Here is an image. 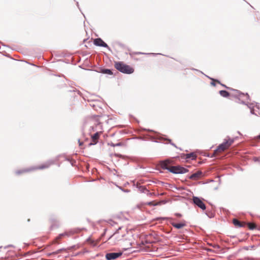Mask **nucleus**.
<instances>
[{
	"label": "nucleus",
	"instance_id": "f257e3e1",
	"mask_svg": "<svg viewBox=\"0 0 260 260\" xmlns=\"http://www.w3.org/2000/svg\"><path fill=\"white\" fill-rule=\"evenodd\" d=\"M114 67L117 70L124 74H130L134 72L133 68L121 61L116 62Z\"/></svg>",
	"mask_w": 260,
	"mask_h": 260
},
{
	"label": "nucleus",
	"instance_id": "f03ea898",
	"mask_svg": "<svg viewBox=\"0 0 260 260\" xmlns=\"http://www.w3.org/2000/svg\"><path fill=\"white\" fill-rule=\"evenodd\" d=\"M234 142V139L231 138L225 140V141L220 144L214 151V154H217L227 150L233 144Z\"/></svg>",
	"mask_w": 260,
	"mask_h": 260
},
{
	"label": "nucleus",
	"instance_id": "7ed1b4c3",
	"mask_svg": "<svg viewBox=\"0 0 260 260\" xmlns=\"http://www.w3.org/2000/svg\"><path fill=\"white\" fill-rule=\"evenodd\" d=\"M188 171L187 169L179 166H172L170 168V172L174 174H184Z\"/></svg>",
	"mask_w": 260,
	"mask_h": 260
},
{
	"label": "nucleus",
	"instance_id": "20e7f679",
	"mask_svg": "<svg viewBox=\"0 0 260 260\" xmlns=\"http://www.w3.org/2000/svg\"><path fill=\"white\" fill-rule=\"evenodd\" d=\"M122 238L123 235H120L119 232H116L114 233L112 236H111L109 240L111 241V242L115 244L117 242L122 240Z\"/></svg>",
	"mask_w": 260,
	"mask_h": 260
},
{
	"label": "nucleus",
	"instance_id": "39448f33",
	"mask_svg": "<svg viewBox=\"0 0 260 260\" xmlns=\"http://www.w3.org/2000/svg\"><path fill=\"white\" fill-rule=\"evenodd\" d=\"M193 203L197 205L199 207L201 208L203 210H205L206 209V206L203 201L198 197H193Z\"/></svg>",
	"mask_w": 260,
	"mask_h": 260
},
{
	"label": "nucleus",
	"instance_id": "423d86ee",
	"mask_svg": "<svg viewBox=\"0 0 260 260\" xmlns=\"http://www.w3.org/2000/svg\"><path fill=\"white\" fill-rule=\"evenodd\" d=\"M172 162V161L169 159L162 161L160 162V166L162 169H167L170 171V168L172 167L171 166Z\"/></svg>",
	"mask_w": 260,
	"mask_h": 260
},
{
	"label": "nucleus",
	"instance_id": "0eeeda50",
	"mask_svg": "<svg viewBox=\"0 0 260 260\" xmlns=\"http://www.w3.org/2000/svg\"><path fill=\"white\" fill-rule=\"evenodd\" d=\"M102 134V132H99L95 133L93 135L91 136V141L92 142L89 144V145H95L96 144L99 140L100 136Z\"/></svg>",
	"mask_w": 260,
	"mask_h": 260
},
{
	"label": "nucleus",
	"instance_id": "6e6552de",
	"mask_svg": "<svg viewBox=\"0 0 260 260\" xmlns=\"http://www.w3.org/2000/svg\"><path fill=\"white\" fill-rule=\"evenodd\" d=\"M121 255V253H109L106 255V257L108 260L114 259Z\"/></svg>",
	"mask_w": 260,
	"mask_h": 260
},
{
	"label": "nucleus",
	"instance_id": "1a4fd4ad",
	"mask_svg": "<svg viewBox=\"0 0 260 260\" xmlns=\"http://www.w3.org/2000/svg\"><path fill=\"white\" fill-rule=\"evenodd\" d=\"M93 44L98 46L108 47L107 44L105 43L101 38H97L94 40Z\"/></svg>",
	"mask_w": 260,
	"mask_h": 260
},
{
	"label": "nucleus",
	"instance_id": "9d476101",
	"mask_svg": "<svg viewBox=\"0 0 260 260\" xmlns=\"http://www.w3.org/2000/svg\"><path fill=\"white\" fill-rule=\"evenodd\" d=\"M202 172L201 171H197L196 173L190 176L189 179L193 180H197L201 177Z\"/></svg>",
	"mask_w": 260,
	"mask_h": 260
},
{
	"label": "nucleus",
	"instance_id": "9b49d317",
	"mask_svg": "<svg viewBox=\"0 0 260 260\" xmlns=\"http://www.w3.org/2000/svg\"><path fill=\"white\" fill-rule=\"evenodd\" d=\"M171 224L173 226L177 229H181L186 226V223L184 221L180 223L171 222Z\"/></svg>",
	"mask_w": 260,
	"mask_h": 260
},
{
	"label": "nucleus",
	"instance_id": "f8f14e48",
	"mask_svg": "<svg viewBox=\"0 0 260 260\" xmlns=\"http://www.w3.org/2000/svg\"><path fill=\"white\" fill-rule=\"evenodd\" d=\"M233 224L236 227H244L246 225V223L244 222H241L237 219H234L233 220Z\"/></svg>",
	"mask_w": 260,
	"mask_h": 260
},
{
	"label": "nucleus",
	"instance_id": "ddd939ff",
	"mask_svg": "<svg viewBox=\"0 0 260 260\" xmlns=\"http://www.w3.org/2000/svg\"><path fill=\"white\" fill-rule=\"evenodd\" d=\"M50 166V164H44L35 167L34 168H32L31 169L33 170H42L44 169L48 168Z\"/></svg>",
	"mask_w": 260,
	"mask_h": 260
},
{
	"label": "nucleus",
	"instance_id": "4468645a",
	"mask_svg": "<svg viewBox=\"0 0 260 260\" xmlns=\"http://www.w3.org/2000/svg\"><path fill=\"white\" fill-rule=\"evenodd\" d=\"M32 171V169H31V168L25 169H22V170H18V171H16V174L17 175H19L21 174H23V173L28 172L30 171Z\"/></svg>",
	"mask_w": 260,
	"mask_h": 260
},
{
	"label": "nucleus",
	"instance_id": "2eb2a0df",
	"mask_svg": "<svg viewBox=\"0 0 260 260\" xmlns=\"http://www.w3.org/2000/svg\"><path fill=\"white\" fill-rule=\"evenodd\" d=\"M219 94H220L221 96L224 98H228L230 96V93L225 90L219 91Z\"/></svg>",
	"mask_w": 260,
	"mask_h": 260
},
{
	"label": "nucleus",
	"instance_id": "dca6fc26",
	"mask_svg": "<svg viewBox=\"0 0 260 260\" xmlns=\"http://www.w3.org/2000/svg\"><path fill=\"white\" fill-rule=\"evenodd\" d=\"M196 158V155L194 153H191L186 155V158H191V159H194Z\"/></svg>",
	"mask_w": 260,
	"mask_h": 260
},
{
	"label": "nucleus",
	"instance_id": "f3484780",
	"mask_svg": "<svg viewBox=\"0 0 260 260\" xmlns=\"http://www.w3.org/2000/svg\"><path fill=\"white\" fill-rule=\"evenodd\" d=\"M249 230H253L256 228V224L254 223H246Z\"/></svg>",
	"mask_w": 260,
	"mask_h": 260
},
{
	"label": "nucleus",
	"instance_id": "a211bd4d",
	"mask_svg": "<svg viewBox=\"0 0 260 260\" xmlns=\"http://www.w3.org/2000/svg\"><path fill=\"white\" fill-rule=\"evenodd\" d=\"M66 234L64 233V234H60L56 238V239L54 240V243H57L58 242V240L60 239L63 236H64V235H66Z\"/></svg>",
	"mask_w": 260,
	"mask_h": 260
},
{
	"label": "nucleus",
	"instance_id": "6ab92c4d",
	"mask_svg": "<svg viewBox=\"0 0 260 260\" xmlns=\"http://www.w3.org/2000/svg\"><path fill=\"white\" fill-rule=\"evenodd\" d=\"M102 72L105 74H107L109 75L112 74V72L109 69H104L102 71Z\"/></svg>",
	"mask_w": 260,
	"mask_h": 260
},
{
	"label": "nucleus",
	"instance_id": "aec40b11",
	"mask_svg": "<svg viewBox=\"0 0 260 260\" xmlns=\"http://www.w3.org/2000/svg\"><path fill=\"white\" fill-rule=\"evenodd\" d=\"M146 204L148 205L149 206H156V205H158V203H156L154 201H152V202H148V203H146Z\"/></svg>",
	"mask_w": 260,
	"mask_h": 260
},
{
	"label": "nucleus",
	"instance_id": "412c9836",
	"mask_svg": "<svg viewBox=\"0 0 260 260\" xmlns=\"http://www.w3.org/2000/svg\"><path fill=\"white\" fill-rule=\"evenodd\" d=\"M87 241L90 243L92 244L93 246L96 245V242H94L93 240H92L91 239L89 238L87 240Z\"/></svg>",
	"mask_w": 260,
	"mask_h": 260
},
{
	"label": "nucleus",
	"instance_id": "4be33fe9",
	"mask_svg": "<svg viewBox=\"0 0 260 260\" xmlns=\"http://www.w3.org/2000/svg\"><path fill=\"white\" fill-rule=\"evenodd\" d=\"M61 251V249H59L55 252H53L52 253H50L49 254H48V255H51L52 254H58Z\"/></svg>",
	"mask_w": 260,
	"mask_h": 260
},
{
	"label": "nucleus",
	"instance_id": "5701e85b",
	"mask_svg": "<svg viewBox=\"0 0 260 260\" xmlns=\"http://www.w3.org/2000/svg\"><path fill=\"white\" fill-rule=\"evenodd\" d=\"M211 80H212L213 81L215 82H216V83H218V84H221L222 86H224V87H226L224 85L221 84L219 81H218V80H216V79H211Z\"/></svg>",
	"mask_w": 260,
	"mask_h": 260
},
{
	"label": "nucleus",
	"instance_id": "b1692460",
	"mask_svg": "<svg viewBox=\"0 0 260 260\" xmlns=\"http://www.w3.org/2000/svg\"><path fill=\"white\" fill-rule=\"evenodd\" d=\"M78 142L80 146H81L83 145V142H81L80 140L78 141Z\"/></svg>",
	"mask_w": 260,
	"mask_h": 260
},
{
	"label": "nucleus",
	"instance_id": "393cba45",
	"mask_svg": "<svg viewBox=\"0 0 260 260\" xmlns=\"http://www.w3.org/2000/svg\"><path fill=\"white\" fill-rule=\"evenodd\" d=\"M215 82H214L212 81V82H211V85L213 86H215Z\"/></svg>",
	"mask_w": 260,
	"mask_h": 260
},
{
	"label": "nucleus",
	"instance_id": "a878e982",
	"mask_svg": "<svg viewBox=\"0 0 260 260\" xmlns=\"http://www.w3.org/2000/svg\"><path fill=\"white\" fill-rule=\"evenodd\" d=\"M176 216H178V217H180V216H181V215L180 214H179V213H176Z\"/></svg>",
	"mask_w": 260,
	"mask_h": 260
},
{
	"label": "nucleus",
	"instance_id": "bb28decb",
	"mask_svg": "<svg viewBox=\"0 0 260 260\" xmlns=\"http://www.w3.org/2000/svg\"><path fill=\"white\" fill-rule=\"evenodd\" d=\"M121 144L120 143H119L116 144L114 146H121Z\"/></svg>",
	"mask_w": 260,
	"mask_h": 260
},
{
	"label": "nucleus",
	"instance_id": "cd10ccee",
	"mask_svg": "<svg viewBox=\"0 0 260 260\" xmlns=\"http://www.w3.org/2000/svg\"><path fill=\"white\" fill-rule=\"evenodd\" d=\"M257 138L260 139V135L257 137Z\"/></svg>",
	"mask_w": 260,
	"mask_h": 260
}]
</instances>
